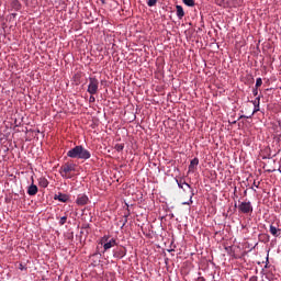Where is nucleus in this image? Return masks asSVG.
Segmentation results:
<instances>
[{
  "label": "nucleus",
  "instance_id": "obj_30",
  "mask_svg": "<svg viewBox=\"0 0 281 281\" xmlns=\"http://www.w3.org/2000/svg\"><path fill=\"white\" fill-rule=\"evenodd\" d=\"M101 3L104 5V3H106V1L105 0H101Z\"/></svg>",
  "mask_w": 281,
  "mask_h": 281
},
{
  "label": "nucleus",
  "instance_id": "obj_7",
  "mask_svg": "<svg viewBox=\"0 0 281 281\" xmlns=\"http://www.w3.org/2000/svg\"><path fill=\"white\" fill-rule=\"evenodd\" d=\"M27 194L30 196H36V194H38V187H36V184L32 183L29 189H27Z\"/></svg>",
  "mask_w": 281,
  "mask_h": 281
},
{
  "label": "nucleus",
  "instance_id": "obj_14",
  "mask_svg": "<svg viewBox=\"0 0 281 281\" xmlns=\"http://www.w3.org/2000/svg\"><path fill=\"white\" fill-rule=\"evenodd\" d=\"M195 166H199V158H193V159L190 161L189 170H194V167H195Z\"/></svg>",
  "mask_w": 281,
  "mask_h": 281
},
{
  "label": "nucleus",
  "instance_id": "obj_21",
  "mask_svg": "<svg viewBox=\"0 0 281 281\" xmlns=\"http://www.w3.org/2000/svg\"><path fill=\"white\" fill-rule=\"evenodd\" d=\"M20 271H27V267H25L23 263L19 265Z\"/></svg>",
  "mask_w": 281,
  "mask_h": 281
},
{
  "label": "nucleus",
  "instance_id": "obj_1",
  "mask_svg": "<svg viewBox=\"0 0 281 281\" xmlns=\"http://www.w3.org/2000/svg\"><path fill=\"white\" fill-rule=\"evenodd\" d=\"M67 157H70V159H83L87 161V159H91V153L88 149H85L82 145H77L67 151Z\"/></svg>",
  "mask_w": 281,
  "mask_h": 281
},
{
  "label": "nucleus",
  "instance_id": "obj_15",
  "mask_svg": "<svg viewBox=\"0 0 281 281\" xmlns=\"http://www.w3.org/2000/svg\"><path fill=\"white\" fill-rule=\"evenodd\" d=\"M184 5H188L189 8H194V0H182Z\"/></svg>",
  "mask_w": 281,
  "mask_h": 281
},
{
  "label": "nucleus",
  "instance_id": "obj_24",
  "mask_svg": "<svg viewBox=\"0 0 281 281\" xmlns=\"http://www.w3.org/2000/svg\"><path fill=\"white\" fill-rule=\"evenodd\" d=\"M265 269H269V257H267V259H266Z\"/></svg>",
  "mask_w": 281,
  "mask_h": 281
},
{
  "label": "nucleus",
  "instance_id": "obj_17",
  "mask_svg": "<svg viewBox=\"0 0 281 281\" xmlns=\"http://www.w3.org/2000/svg\"><path fill=\"white\" fill-rule=\"evenodd\" d=\"M147 5H148L149 8H153V5H157V0H148V1H147Z\"/></svg>",
  "mask_w": 281,
  "mask_h": 281
},
{
  "label": "nucleus",
  "instance_id": "obj_5",
  "mask_svg": "<svg viewBox=\"0 0 281 281\" xmlns=\"http://www.w3.org/2000/svg\"><path fill=\"white\" fill-rule=\"evenodd\" d=\"M238 212L241 214H251L254 212V206L251 205V202H241L238 205Z\"/></svg>",
  "mask_w": 281,
  "mask_h": 281
},
{
  "label": "nucleus",
  "instance_id": "obj_23",
  "mask_svg": "<svg viewBox=\"0 0 281 281\" xmlns=\"http://www.w3.org/2000/svg\"><path fill=\"white\" fill-rule=\"evenodd\" d=\"M182 205H192V195L188 202H183Z\"/></svg>",
  "mask_w": 281,
  "mask_h": 281
},
{
  "label": "nucleus",
  "instance_id": "obj_18",
  "mask_svg": "<svg viewBox=\"0 0 281 281\" xmlns=\"http://www.w3.org/2000/svg\"><path fill=\"white\" fill-rule=\"evenodd\" d=\"M254 106H260V97H257L254 101H252Z\"/></svg>",
  "mask_w": 281,
  "mask_h": 281
},
{
  "label": "nucleus",
  "instance_id": "obj_28",
  "mask_svg": "<svg viewBox=\"0 0 281 281\" xmlns=\"http://www.w3.org/2000/svg\"><path fill=\"white\" fill-rule=\"evenodd\" d=\"M259 186H260V182H258V183L256 184V181H254V187H255V188H259Z\"/></svg>",
  "mask_w": 281,
  "mask_h": 281
},
{
  "label": "nucleus",
  "instance_id": "obj_10",
  "mask_svg": "<svg viewBox=\"0 0 281 281\" xmlns=\"http://www.w3.org/2000/svg\"><path fill=\"white\" fill-rule=\"evenodd\" d=\"M55 199H58L60 203H67V201H69V195L65 193H59L58 195L55 196Z\"/></svg>",
  "mask_w": 281,
  "mask_h": 281
},
{
  "label": "nucleus",
  "instance_id": "obj_25",
  "mask_svg": "<svg viewBox=\"0 0 281 281\" xmlns=\"http://www.w3.org/2000/svg\"><path fill=\"white\" fill-rule=\"evenodd\" d=\"M249 281H258V277L252 276V277L249 278Z\"/></svg>",
  "mask_w": 281,
  "mask_h": 281
},
{
  "label": "nucleus",
  "instance_id": "obj_20",
  "mask_svg": "<svg viewBox=\"0 0 281 281\" xmlns=\"http://www.w3.org/2000/svg\"><path fill=\"white\" fill-rule=\"evenodd\" d=\"M67 223V216L60 217L59 225H65Z\"/></svg>",
  "mask_w": 281,
  "mask_h": 281
},
{
  "label": "nucleus",
  "instance_id": "obj_29",
  "mask_svg": "<svg viewBox=\"0 0 281 281\" xmlns=\"http://www.w3.org/2000/svg\"><path fill=\"white\" fill-rule=\"evenodd\" d=\"M267 172H276V169H268Z\"/></svg>",
  "mask_w": 281,
  "mask_h": 281
},
{
  "label": "nucleus",
  "instance_id": "obj_11",
  "mask_svg": "<svg viewBox=\"0 0 281 281\" xmlns=\"http://www.w3.org/2000/svg\"><path fill=\"white\" fill-rule=\"evenodd\" d=\"M281 228H277L273 225H270V234L274 236V238H278L280 236Z\"/></svg>",
  "mask_w": 281,
  "mask_h": 281
},
{
  "label": "nucleus",
  "instance_id": "obj_31",
  "mask_svg": "<svg viewBox=\"0 0 281 281\" xmlns=\"http://www.w3.org/2000/svg\"><path fill=\"white\" fill-rule=\"evenodd\" d=\"M251 190H254V192H256V189H254V187H251Z\"/></svg>",
  "mask_w": 281,
  "mask_h": 281
},
{
  "label": "nucleus",
  "instance_id": "obj_4",
  "mask_svg": "<svg viewBox=\"0 0 281 281\" xmlns=\"http://www.w3.org/2000/svg\"><path fill=\"white\" fill-rule=\"evenodd\" d=\"M103 245V249L104 251H109V249H111L112 247L117 246V240H115V238H112L109 240V236H103L101 239V245Z\"/></svg>",
  "mask_w": 281,
  "mask_h": 281
},
{
  "label": "nucleus",
  "instance_id": "obj_13",
  "mask_svg": "<svg viewBox=\"0 0 281 281\" xmlns=\"http://www.w3.org/2000/svg\"><path fill=\"white\" fill-rule=\"evenodd\" d=\"M176 10H177L178 19H183V16H186V12L183 11V7L177 5Z\"/></svg>",
  "mask_w": 281,
  "mask_h": 281
},
{
  "label": "nucleus",
  "instance_id": "obj_16",
  "mask_svg": "<svg viewBox=\"0 0 281 281\" xmlns=\"http://www.w3.org/2000/svg\"><path fill=\"white\" fill-rule=\"evenodd\" d=\"M114 148L117 150V153H122V150H124V144H116Z\"/></svg>",
  "mask_w": 281,
  "mask_h": 281
},
{
  "label": "nucleus",
  "instance_id": "obj_9",
  "mask_svg": "<svg viewBox=\"0 0 281 281\" xmlns=\"http://www.w3.org/2000/svg\"><path fill=\"white\" fill-rule=\"evenodd\" d=\"M258 111H260V105H255L254 108V111L251 112L250 115H241L239 119L243 120V119H246V120H249L251 117H254V115H256V113H258Z\"/></svg>",
  "mask_w": 281,
  "mask_h": 281
},
{
  "label": "nucleus",
  "instance_id": "obj_27",
  "mask_svg": "<svg viewBox=\"0 0 281 281\" xmlns=\"http://www.w3.org/2000/svg\"><path fill=\"white\" fill-rule=\"evenodd\" d=\"M89 102H95V97L91 95V97L89 98Z\"/></svg>",
  "mask_w": 281,
  "mask_h": 281
},
{
  "label": "nucleus",
  "instance_id": "obj_32",
  "mask_svg": "<svg viewBox=\"0 0 281 281\" xmlns=\"http://www.w3.org/2000/svg\"><path fill=\"white\" fill-rule=\"evenodd\" d=\"M277 140L280 142V137H278Z\"/></svg>",
  "mask_w": 281,
  "mask_h": 281
},
{
  "label": "nucleus",
  "instance_id": "obj_3",
  "mask_svg": "<svg viewBox=\"0 0 281 281\" xmlns=\"http://www.w3.org/2000/svg\"><path fill=\"white\" fill-rule=\"evenodd\" d=\"M99 85H100V81H98V79L95 77H90L88 90H87L88 93H90V95H95V93H98Z\"/></svg>",
  "mask_w": 281,
  "mask_h": 281
},
{
  "label": "nucleus",
  "instance_id": "obj_12",
  "mask_svg": "<svg viewBox=\"0 0 281 281\" xmlns=\"http://www.w3.org/2000/svg\"><path fill=\"white\" fill-rule=\"evenodd\" d=\"M38 186L40 188H47V186H49V181L45 177H41L38 179Z\"/></svg>",
  "mask_w": 281,
  "mask_h": 281
},
{
  "label": "nucleus",
  "instance_id": "obj_2",
  "mask_svg": "<svg viewBox=\"0 0 281 281\" xmlns=\"http://www.w3.org/2000/svg\"><path fill=\"white\" fill-rule=\"evenodd\" d=\"M76 170V165L74 164H65L64 166L60 167L59 173L64 179H70L71 176L69 172H74Z\"/></svg>",
  "mask_w": 281,
  "mask_h": 281
},
{
  "label": "nucleus",
  "instance_id": "obj_26",
  "mask_svg": "<svg viewBox=\"0 0 281 281\" xmlns=\"http://www.w3.org/2000/svg\"><path fill=\"white\" fill-rule=\"evenodd\" d=\"M252 94H254V95H258V88H255V89L252 90Z\"/></svg>",
  "mask_w": 281,
  "mask_h": 281
},
{
  "label": "nucleus",
  "instance_id": "obj_8",
  "mask_svg": "<svg viewBox=\"0 0 281 281\" xmlns=\"http://www.w3.org/2000/svg\"><path fill=\"white\" fill-rule=\"evenodd\" d=\"M113 256H114V258H119V259L124 258V256H126V248H119V249L114 250Z\"/></svg>",
  "mask_w": 281,
  "mask_h": 281
},
{
  "label": "nucleus",
  "instance_id": "obj_6",
  "mask_svg": "<svg viewBox=\"0 0 281 281\" xmlns=\"http://www.w3.org/2000/svg\"><path fill=\"white\" fill-rule=\"evenodd\" d=\"M76 203L77 205H87V203H89V198L85 194L78 195Z\"/></svg>",
  "mask_w": 281,
  "mask_h": 281
},
{
  "label": "nucleus",
  "instance_id": "obj_19",
  "mask_svg": "<svg viewBox=\"0 0 281 281\" xmlns=\"http://www.w3.org/2000/svg\"><path fill=\"white\" fill-rule=\"evenodd\" d=\"M258 87H262V78H257L256 88L258 89Z\"/></svg>",
  "mask_w": 281,
  "mask_h": 281
},
{
  "label": "nucleus",
  "instance_id": "obj_22",
  "mask_svg": "<svg viewBox=\"0 0 281 281\" xmlns=\"http://www.w3.org/2000/svg\"><path fill=\"white\" fill-rule=\"evenodd\" d=\"M183 186H187V188H191L187 182H183V183L178 182L179 188L183 189Z\"/></svg>",
  "mask_w": 281,
  "mask_h": 281
}]
</instances>
